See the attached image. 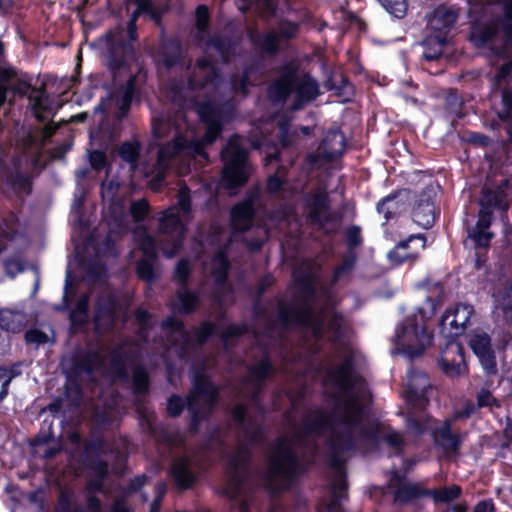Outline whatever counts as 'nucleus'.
<instances>
[{"mask_svg": "<svg viewBox=\"0 0 512 512\" xmlns=\"http://www.w3.org/2000/svg\"><path fill=\"white\" fill-rule=\"evenodd\" d=\"M276 77L267 87L273 105H284L293 97L290 110L297 112L313 103L322 94L318 80L301 68L296 60H288L276 68Z\"/></svg>", "mask_w": 512, "mask_h": 512, "instance_id": "f257e3e1", "label": "nucleus"}, {"mask_svg": "<svg viewBox=\"0 0 512 512\" xmlns=\"http://www.w3.org/2000/svg\"><path fill=\"white\" fill-rule=\"evenodd\" d=\"M502 13L484 18V8L470 11L469 42L477 49L488 48L497 59H508L512 49V0H499Z\"/></svg>", "mask_w": 512, "mask_h": 512, "instance_id": "f03ea898", "label": "nucleus"}, {"mask_svg": "<svg viewBox=\"0 0 512 512\" xmlns=\"http://www.w3.org/2000/svg\"><path fill=\"white\" fill-rule=\"evenodd\" d=\"M294 282L300 292L299 303L295 305L279 301L277 319L283 329L290 326L303 327L320 339L324 335L325 314L323 309L316 312L312 305L316 297L314 277L309 272H301L294 275Z\"/></svg>", "mask_w": 512, "mask_h": 512, "instance_id": "7ed1b4c3", "label": "nucleus"}, {"mask_svg": "<svg viewBox=\"0 0 512 512\" xmlns=\"http://www.w3.org/2000/svg\"><path fill=\"white\" fill-rule=\"evenodd\" d=\"M343 409L334 422L342 424L345 429L342 431L333 430L326 441L328 448V466L339 474L346 473L344 454L356 449L354 429L361 426L366 415V407L357 395H351L337 405Z\"/></svg>", "mask_w": 512, "mask_h": 512, "instance_id": "20e7f679", "label": "nucleus"}, {"mask_svg": "<svg viewBox=\"0 0 512 512\" xmlns=\"http://www.w3.org/2000/svg\"><path fill=\"white\" fill-rule=\"evenodd\" d=\"M306 473V466L288 439H275L268 462L266 488L272 495L288 491Z\"/></svg>", "mask_w": 512, "mask_h": 512, "instance_id": "39448f33", "label": "nucleus"}, {"mask_svg": "<svg viewBox=\"0 0 512 512\" xmlns=\"http://www.w3.org/2000/svg\"><path fill=\"white\" fill-rule=\"evenodd\" d=\"M218 401L219 388L212 378L203 372H196L192 379V388L187 394L191 433L195 434L199 431L202 422L211 416Z\"/></svg>", "mask_w": 512, "mask_h": 512, "instance_id": "423d86ee", "label": "nucleus"}, {"mask_svg": "<svg viewBox=\"0 0 512 512\" xmlns=\"http://www.w3.org/2000/svg\"><path fill=\"white\" fill-rule=\"evenodd\" d=\"M220 159L223 164L220 173L222 187L230 192L244 187L251 173L249 150L240 143L236 135L222 148Z\"/></svg>", "mask_w": 512, "mask_h": 512, "instance_id": "0eeeda50", "label": "nucleus"}, {"mask_svg": "<svg viewBox=\"0 0 512 512\" xmlns=\"http://www.w3.org/2000/svg\"><path fill=\"white\" fill-rule=\"evenodd\" d=\"M468 346L477 357L486 376L493 377L498 374L496 353L504 354L512 346V333L502 329L495 338L483 329H475L469 335Z\"/></svg>", "mask_w": 512, "mask_h": 512, "instance_id": "6e6552de", "label": "nucleus"}, {"mask_svg": "<svg viewBox=\"0 0 512 512\" xmlns=\"http://www.w3.org/2000/svg\"><path fill=\"white\" fill-rule=\"evenodd\" d=\"M103 39L105 46L102 58L112 76L116 77L119 72L129 71L131 62L136 57L134 44L137 40H130L126 36L125 28L121 23L106 31Z\"/></svg>", "mask_w": 512, "mask_h": 512, "instance_id": "1a4fd4ad", "label": "nucleus"}, {"mask_svg": "<svg viewBox=\"0 0 512 512\" xmlns=\"http://www.w3.org/2000/svg\"><path fill=\"white\" fill-rule=\"evenodd\" d=\"M433 339L425 324L417 322V316L412 315L396 329L394 344L399 353L405 355L410 360L423 355L426 346Z\"/></svg>", "mask_w": 512, "mask_h": 512, "instance_id": "9d476101", "label": "nucleus"}, {"mask_svg": "<svg viewBox=\"0 0 512 512\" xmlns=\"http://www.w3.org/2000/svg\"><path fill=\"white\" fill-rule=\"evenodd\" d=\"M250 456L249 449L246 446H240L228 457L224 468L227 479L222 492L230 500L238 499L243 492L248 477Z\"/></svg>", "mask_w": 512, "mask_h": 512, "instance_id": "9b49d317", "label": "nucleus"}, {"mask_svg": "<svg viewBox=\"0 0 512 512\" xmlns=\"http://www.w3.org/2000/svg\"><path fill=\"white\" fill-rule=\"evenodd\" d=\"M223 83V75L216 63L207 56L196 59L195 70L187 78V89L198 92L206 87L216 90Z\"/></svg>", "mask_w": 512, "mask_h": 512, "instance_id": "f8f14e48", "label": "nucleus"}, {"mask_svg": "<svg viewBox=\"0 0 512 512\" xmlns=\"http://www.w3.org/2000/svg\"><path fill=\"white\" fill-rule=\"evenodd\" d=\"M200 463L183 454L172 459L168 474L180 492L193 489L200 481Z\"/></svg>", "mask_w": 512, "mask_h": 512, "instance_id": "ddd939ff", "label": "nucleus"}, {"mask_svg": "<svg viewBox=\"0 0 512 512\" xmlns=\"http://www.w3.org/2000/svg\"><path fill=\"white\" fill-rule=\"evenodd\" d=\"M305 208L308 222L321 228L340 219L331 211V200L324 188H316L305 197Z\"/></svg>", "mask_w": 512, "mask_h": 512, "instance_id": "4468645a", "label": "nucleus"}, {"mask_svg": "<svg viewBox=\"0 0 512 512\" xmlns=\"http://www.w3.org/2000/svg\"><path fill=\"white\" fill-rule=\"evenodd\" d=\"M326 379L339 391L346 394L347 398L355 395L352 391L359 382L360 376L356 371L354 356L346 355L337 366L327 369Z\"/></svg>", "mask_w": 512, "mask_h": 512, "instance_id": "2eb2a0df", "label": "nucleus"}, {"mask_svg": "<svg viewBox=\"0 0 512 512\" xmlns=\"http://www.w3.org/2000/svg\"><path fill=\"white\" fill-rule=\"evenodd\" d=\"M346 137L339 128H331L324 135L316 153L307 156L313 165L330 163L341 157L345 151Z\"/></svg>", "mask_w": 512, "mask_h": 512, "instance_id": "dca6fc26", "label": "nucleus"}, {"mask_svg": "<svg viewBox=\"0 0 512 512\" xmlns=\"http://www.w3.org/2000/svg\"><path fill=\"white\" fill-rule=\"evenodd\" d=\"M426 241V236L422 233L411 234L400 240L387 252L389 263L393 266L415 263L420 257V252L426 248Z\"/></svg>", "mask_w": 512, "mask_h": 512, "instance_id": "f3484780", "label": "nucleus"}, {"mask_svg": "<svg viewBox=\"0 0 512 512\" xmlns=\"http://www.w3.org/2000/svg\"><path fill=\"white\" fill-rule=\"evenodd\" d=\"M474 314V308L470 304L460 303L455 308L447 310L440 318V332L447 339H456L462 335L470 323V318Z\"/></svg>", "mask_w": 512, "mask_h": 512, "instance_id": "a211bd4d", "label": "nucleus"}, {"mask_svg": "<svg viewBox=\"0 0 512 512\" xmlns=\"http://www.w3.org/2000/svg\"><path fill=\"white\" fill-rule=\"evenodd\" d=\"M511 186V181L507 178L502 179L495 188L484 186L480 192L478 213L484 212L492 219L494 210H500L501 214L507 213L510 209L507 190Z\"/></svg>", "mask_w": 512, "mask_h": 512, "instance_id": "6ab92c4d", "label": "nucleus"}, {"mask_svg": "<svg viewBox=\"0 0 512 512\" xmlns=\"http://www.w3.org/2000/svg\"><path fill=\"white\" fill-rule=\"evenodd\" d=\"M195 111L200 121L205 125V138L212 142L223 129V104L211 99L195 102Z\"/></svg>", "mask_w": 512, "mask_h": 512, "instance_id": "aec40b11", "label": "nucleus"}, {"mask_svg": "<svg viewBox=\"0 0 512 512\" xmlns=\"http://www.w3.org/2000/svg\"><path fill=\"white\" fill-rule=\"evenodd\" d=\"M436 193L433 188H426L418 195L412 208L413 221L424 229L431 228L440 212L435 205Z\"/></svg>", "mask_w": 512, "mask_h": 512, "instance_id": "412c9836", "label": "nucleus"}, {"mask_svg": "<svg viewBox=\"0 0 512 512\" xmlns=\"http://www.w3.org/2000/svg\"><path fill=\"white\" fill-rule=\"evenodd\" d=\"M430 389V380L425 373L410 375L404 394L407 405L414 411H425L430 402L428 397Z\"/></svg>", "mask_w": 512, "mask_h": 512, "instance_id": "4be33fe9", "label": "nucleus"}, {"mask_svg": "<svg viewBox=\"0 0 512 512\" xmlns=\"http://www.w3.org/2000/svg\"><path fill=\"white\" fill-rule=\"evenodd\" d=\"M453 425L450 420H439V424H435L431 431L434 446L445 455L459 453L463 443L462 435L453 431Z\"/></svg>", "mask_w": 512, "mask_h": 512, "instance_id": "5701e85b", "label": "nucleus"}, {"mask_svg": "<svg viewBox=\"0 0 512 512\" xmlns=\"http://www.w3.org/2000/svg\"><path fill=\"white\" fill-rule=\"evenodd\" d=\"M183 47L176 36H161L155 53V61L166 70H171L183 63Z\"/></svg>", "mask_w": 512, "mask_h": 512, "instance_id": "b1692460", "label": "nucleus"}, {"mask_svg": "<svg viewBox=\"0 0 512 512\" xmlns=\"http://www.w3.org/2000/svg\"><path fill=\"white\" fill-rule=\"evenodd\" d=\"M213 267L211 275L215 283L214 300L222 303L226 288L231 292L232 286L228 283L231 263L225 250L219 249L212 257Z\"/></svg>", "mask_w": 512, "mask_h": 512, "instance_id": "393cba45", "label": "nucleus"}, {"mask_svg": "<svg viewBox=\"0 0 512 512\" xmlns=\"http://www.w3.org/2000/svg\"><path fill=\"white\" fill-rule=\"evenodd\" d=\"M200 149L201 146L197 140H189L186 136L177 134L172 141L159 147L157 166L166 168L169 161L181 153H198Z\"/></svg>", "mask_w": 512, "mask_h": 512, "instance_id": "a878e982", "label": "nucleus"}, {"mask_svg": "<svg viewBox=\"0 0 512 512\" xmlns=\"http://www.w3.org/2000/svg\"><path fill=\"white\" fill-rule=\"evenodd\" d=\"M438 365L442 372L449 377L460 375L465 365L464 349L461 343L455 339H448L441 351Z\"/></svg>", "mask_w": 512, "mask_h": 512, "instance_id": "bb28decb", "label": "nucleus"}, {"mask_svg": "<svg viewBox=\"0 0 512 512\" xmlns=\"http://www.w3.org/2000/svg\"><path fill=\"white\" fill-rule=\"evenodd\" d=\"M118 308L119 301L115 295L99 296L94 306L93 322L95 330H109L113 328Z\"/></svg>", "mask_w": 512, "mask_h": 512, "instance_id": "cd10ccee", "label": "nucleus"}, {"mask_svg": "<svg viewBox=\"0 0 512 512\" xmlns=\"http://www.w3.org/2000/svg\"><path fill=\"white\" fill-rule=\"evenodd\" d=\"M492 221L493 219L489 218L488 214L482 212L478 213L475 225L467 227V236L473 242L475 248L487 250L490 247L494 238V233L490 230Z\"/></svg>", "mask_w": 512, "mask_h": 512, "instance_id": "c85d7f7f", "label": "nucleus"}, {"mask_svg": "<svg viewBox=\"0 0 512 512\" xmlns=\"http://www.w3.org/2000/svg\"><path fill=\"white\" fill-rule=\"evenodd\" d=\"M457 19V11L441 4L433 10L431 17L429 18L428 25L430 27V31L445 34L449 38V33Z\"/></svg>", "mask_w": 512, "mask_h": 512, "instance_id": "c756f323", "label": "nucleus"}, {"mask_svg": "<svg viewBox=\"0 0 512 512\" xmlns=\"http://www.w3.org/2000/svg\"><path fill=\"white\" fill-rule=\"evenodd\" d=\"M256 208L240 201L232 206L230 210V223L235 232L248 231L254 222Z\"/></svg>", "mask_w": 512, "mask_h": 512, "instance_id": "7c9ffc66", "label": "nucleus"}, {"mask_svg": "<svg viewBox=\"0 0 512 512\" xmlns=\"http://www.w3.org/2000/svg\"><path fill=\"white\" fill-rule=\"evenodd\" d=\"M448 37L445 34H439L430 31L421 42L424 49L422 60L432 62L443 56L444 48L448 44Z\"/></svg>", "mask_w": 512, "mask_h": 512, "instance_id": "2f4dec72", "label": "nucleus"}, {"mask_svg": "<svg viewBox=\"0 0 512 512\" xmlns=\"http://www.w3.org/2000/svg\"><path fill=\"white\" fill-rule=\"evenodd\" d=\"M136 84H137V76L130 75L126 80L124 85H121L117 93L120 94V97L116 100L117 111L116 117L119 120H122L127 117L130 112L131 105L136 93Z\"/></svg>", "mask_w": 512, "mask_h": 512, "instance_id": "473e14b6", "label": "nucleus"}, {"mask_svg": "<svg viewBox=\"0 0 512 512\" xmlns=\"http://www.w3.org/2000/svg\"><path fill=\"white\" fill-rule=\"evenodd\" d=\"M252 72L253 66L246 65L241 72L235 71L229 75L228 84L233 95L243 98L249 95V88L253 86L251 81Z\"/></svg>", "mask_w": 512, "mask_h": 512, "instance_id": "72a5a7b5", "label": "nucleus"}, {"mask_svg": "<svg viewBox=\"0 0 512 512\" xmlns=\"http://www.w3.org/2000/svg\"><path fill=\"white\" fill-rule=\"evenodd\" d=\"M336 416L318 410L314 419L305 418L301 427L303 435H319L322 431L332 428Z\"/></svg>", "mask_w": 512, "mask_h": 512, "instance_id": "f704fd0d", "label": "nucleus"}, {"mask_svg": "<svg viewBox=\"0 0 512 512\" xmlns=\"http://www.w3.org/2000/svg\"><path fill=\"white\" fill-rule=\"evenodd\" d=\"M493 297L502 311L504 320L512 323V277L504 279Z\"/></svg>", "mask_w": 512, "mask_h": 512, "instance_id": "c9c22d12", "label": "nucleus"}, {"mask_svg": "<svg viewBox=\"0 0 512 512\" xmlns=\"http://www.w3.org/2000/svg\"><path fill=\"white\" fill-rule=\"evenodd\" d=\"M253 45L264 55L276 56L280 51V40L277 31L271 30L251 36Z\"/></svg>", "mask_w": 512, "mask_h": 512, "instance_id": "e433bc0d", "label": "nucleus"}, {"mask_svg": "<svg viewBox=\"0 0 512 512\" xmlns=\"http://www.w3.org/2000/svg\"><path fill=\"white\" fill-rule=\"evenodd\" d=\"M248 373L253 384L261 389L263 383L274 374V366L269 354L265 352L259 361L248 368Z\"/></svg>", "mask_w": 512, "mask_h": 512, "instance_id": "4c0bfd02", "label": "nucleus"}, {"mask_svg": "<svg viewBox=\"0 0 512 512\" xmlns=\"http://www.w3.org/2000/svg\"><path fill=\"white\" fill-rule=\"evenodd\" d=\"M101 364L102 359L97 351H87L73 359L71 370L76 375L81 373L92 374Z\"/></svg>", "mask_w": 512, "mask_h": 512, "instance_id": "58836bf2", "label": "nucleus"}, {"mask_svg": "<svg viewBox=\"0 0 512 512\" xmlns=\"http://www.w3.org/2000/svg\"><path fill=\"white\" fill-rule=\"evenodd\" d=\"M7 183L17 197L29 196L33 191V178L29 173L15 170L7 176Z\"/></svg>", "mask_w": 512, "mask_h": 512, "instance_id": "ea45409f", "label": "nucleus"}, {"mask_svg": "<svg viewBox=\"0 0 512 512\" xmlns=\"http://www.w3.org/2000/svg\"><path fill=\"white\" fill-rule=\"evenodd\" d=\"M406 424L411 433L419 437L426 432L431 434L435 424H439V420L430 414L414 415L411 413L406 418Z\"/></svg>", "mask_w": 512, "mask_h": 512, "instance_id": "a19ab883", "label": "nucleus"}, {"mask_svg": "<svg viewBox=\"0 0 512 512\" xmlns=\"http://www.w3.org/2000/svg\"><path fill=\"white\" fill-rule=\"evenodd\" d=\"M176 298L177 303L174 305V308L185 315L194 313L200 303L199 293L189 289V286L187 288H180L176 292Z\"/></svg>", "mask_w": 512, "mask_h": 512, "instance_id": "79ce46f5", "label": "nucleus"}, {"mask_svg": "<svg viewBox=\"0 0 512 512\" xmlns=\"http://www.w3.org/2000/svg\"><path fill=\"white\" fill-rule=\"evenodd\" d=\"M208 43L216 50L223 63L227 64L230 62L237 45L231 37L215 34L209 38Z\"/></svg>", "mask_w": 512, "mask_h": 512, "instance_id": "37998d69", "label": "nucleus"}, {"mask_svg": "<svg viewBox=\"0 0 512 512\" xmlns=\"http://www.w3.org/2000/svg\"><path fill=\"white\" fill-rule=\"evenodd\" d=\"M423 497H428V488L415 483H404L394 492V501L400 504H408Z\"/></svg>", "mask_w": 512, "mask_h": 512, "instance_id": "c03bdc74", "label": "nucleus"}, {"mask_svg": "<svg viewBox=\"0 0 512 512\" xmlns=\"http://www.w3.org/2000/svg\"><path fill=\"white\" fill-rule=\"evenodd\" d=\"M26 325L23 313L4 308L0 309V328L11 333L20 332Z\"/></svg>", "mask_w": 512, "mask_h": 512, "instance_id": "a18cd8bd", "label": "nucleus"}, {"mask_svg": "<svg viewBox=\"0 0 512 512\" xmlns=\"http://www.w3.org/2000/svg\"><path fill=\"white\" fill-rule=\"evenodd\" d=\"M106 439L102 434H95L92 432L89 438L85 441L83 447V462L101 458L102 455L106 454Z\"/></svg>", "mask_w": 512, "mask_h": 512, "instance_id": "49530a36", "label": "nucleus"}, {"mask_svg": "<svg viewBox=\"0 0 512 512\" xmlns=\"http://www.w3.org/2000/svg\"><path fill=\"white\" fill-rule=\"evenodd\" d=\"M400 193V190L392 191L377 202L376 211L378 214L383 215L385 219L383 225H386L390 220L397 217L399 206L396 199L400 196Z\"/></svg>", "mask_w": 512, "mask_h": 512, "instance_id": "de8ad7c7", "label": "nucleus"}, {"mask_svg": "<svg viewBox=\"0 0 512 512\" xmlns=\"http://www.w3.org/2000/svg\"><path fill=\"white\" fill-rule=\"evenodd\" d=\"M131 379L135 395H147L149 393L151 379L147 368L143 364L133 367Z\"/></svg>", "mask_w": 512, "mask_h": 512, "instance_id": "09e8293b", "label": "nucleus"}, {"mask_svg": "<svg viewBox=\"0 0 512 512\" xmlns=\"http://www.w3.org/2000/svg\"><path fill=\"white\" fill-rule=\"evenodd\" d=\"M89 320V296L82 294L69 312V321L73 327H82Z\"/></svg>", "mask_w": 512, "mask_h": 512, "instance_id": "8fccbe9b", "label": "nucleus"}, {"mask_svg": "<svg viewBox=\"0 0 512 512\" xmlns=\"http://www.w3.org/2000/svg\"><path fill=\"white\" fill-rule=\"evenodd\" d=\"M159 229L164 234H174L184 229L176 208L171 207L163 212V215L159 219Z\"/></svg>", "mask_w": 512, "mask_h": 512, "instance_id": "3c124183", "label": "nucleus"}, {"mask_svg": "<svg viewBox=\"0 0 512 512\" xmlns=\"http://www.w3.org/2000/svg\"><path fill=\"white\" fill-rule=\"evenodd\" d=\"M512 81V59H508L496 68L494 75L491 77V90L496 92L502 87H510Z\"/></svg>", "mask_w": 512, "mask_h": 512, "instance_id": "603ef678", "label": "nucleus"}, {"mask_svg": "<svg viewBox=\"0 0 512 512\" xmlns=\"http://www.w3.org/2000/svg\"><path fill=\"white\" fill-rule=\"evenodd\" d=\"M141 154V143L139 140L124 141L118 148L119 157L131 166H136Z\"/></svg>", "mask_w": 512, "mask_h": 512, "instance_id": "864d4df0", "label": "nucleus"}, {"mask_svg": "<svg viewBox=\"0 0 512 512\" xmlns=\"http://www.w3.org/2000/svg\"><path fill=\"white\" fill-rule=\"evenodd\" d=\"M461 494L462 488L456 484L438 489H428V497H431L435 503H450L458 499Z\"/></svg>", "mask_w": 512, "mask_h": 512, "instance_id": "5fc2aeb1", "label": "nucleus"}, {"mask_svg": "<svg viewBox=\"0 0 512 512\" xmlns=\"http://www.w3.org/2000/svg\"><path fill=\"white\" fill-rule=\"evenodd\" d=\"M128 3H133L144 15L148 16L155 24L160 25L164 16L165 10L155 5L153 0H126Z\"/></svg>", "mask_w": 512, "mask_h": 512, "instance_id": "6e6d98bb", "label": "nucleus"}, {"mask_svg": "<svg viewBox=\"0 0 512 512\" xmlns=\"http://www.w3.org/2000/svg\"><path fill=\"white\" fill-rule=\"evenodd\" d=\"M216 333L217 325L210 320H203L198 327L193 329V338L191 340L197 347H202Z\"/></svg>", "mask_w": 512, "mask_h": 512, "instance_id": "4d7b16f0", "label": "nucleus"}, {"mask_svg": "<svg viewBox=\"0 0 512 512\" xmlns=\"http://www.w3.org/2000/svg\"><path fill=\"white\" fill-rule=\"evenodd\" d=\"M344 240L346 245V252L357 253V250L361 248L364 243L361 227L358 225L348 226L344 230Z\"/></svg>", "mask_w": 512, "mask_h": 512, "instance_id": "13d9d810", "label": "nucleus"}, {"mask_svg": "<svg viewBox=\"0 0 512 512\" xmlns=\"http://www.w3.org/2000/svg\"><path fill=\"white\" fill-rule=\"evenodd\" d=\"M347 489L348 483L346 480V473L344 475L340 474L339 481L333 486L332 499L327 505V510L329 512H335L336 509L340 506L341 501L348 497Z\"/></svg>", "mask_w": 512, "mask_h": 512, "instance_id": "bf43d9fd", "label": "nucleus"}, {"mask_svg": "<svg viewBox=\"0 0 512 512\" xmlns=\"http://www.w3.org/2000/svg\"><path fill=\"white\" fill-rule=\"evenodd\" d=\"M192 268L190 261L186 258L180 259L173 271V280L180 288H187L189 286Z\"/></svg>", "mask_w": 512, "mask_h": 512, "instance_id": "052dcab7", "label": "nucleus"}, {"mask_svg": "<svg viewBox=\"0 0 512 512\" xmlns=\"http://www.w3.org/2000/svg\"><path fill=\"white\" fill-rule=\"evenodd\" d=\"M358 259V253L345 252L341 263L333 270V281H339L343 276L349 274L355 267Z\"/></svg>", "mask_w": 512, "mask_h": 512, "instance_id": "680f3d73", "label": "nucleus"}, {"mask_svg": "<svg viewBox=\"0 0 512 512\" xmlns=\"http://www.w3.org/2000/svg\"><path fill=\"white\" fill-rule=\"evenodd\" d=\"M156 260L142 258L136 264V274L140 280L149 284L156 281L157 276L154 269V262Z\"/></svg>", "mask_w": 512, "mask_h": 512, "instance_id": "e2e57ef3", "label": "nucleus"}, {"mask_svg": "<svg viewBox=\"0 0 512 512\" xmlns=\"http://www.w3.org/2000/svg\"><path fill=\"white\" fill-rule=\"evenodd\" d=\"M498 118L503 122L512 121V87L501 89V110Z\"/></svg>", "mask_w": 512, "mask_h": 512, "instance_id": "0e129e2a", "label": "nucleus"}, {"mask_svg": "<svg viewBox=\"0 0 512 512\" xmlns=\"http://www.w3.org/2000/svg\"><path fill=\"white\" fill-rule=\"evenodd\" d=\"M35 118L39 122L47 121L50 114H52V104L48 97H38L34 100L32 106Z\"/></svg>", "mask_w": 512, "mask_h": 512, "instance_id": "69168bd1", "label": "nucleus"}, {"mask_svg": "<svg viewBox=\"0 0 512 512\" xmlns=\"http://www.w3.org/2000/svg\"><path fill=\"white\" fill-rule=\"evenodd\" d=\"M382 7L395 18L401 19L406 15V0H378Z\"/></svg>", "mask_w": 512, "mask_h": 512, "instance_id": "338daca9", "label": "nucleus"}, {"mask_svg": "<svg viewBox=\"0 0 512 512\" xmlns=\"http://www.w3.org/2000/svg\"><path fill=\"white\" fill-rule=\"evenodd\" d=\"M248 332L249 327L246 323H232L220 333V338L223 343H227L230 339L242 337Z\"/></svg>", "mask_w": 512, "mask_h": 512, "instance_id": "774afa93", "label": "nucleus"}]
</instances>
